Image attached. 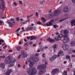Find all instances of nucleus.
<instances>
[{"instance_id":"1","label":"nucleus","mask_w":75,"mask_h":75,"mask_svg":"<svg viewBox=\"0 0 75 75\" xmlns=\"http://www.w3.org/2000/svg\"><path fill=\"white\" fill-rule=\"evenodd\" d=\"M37 72V69L35 67L27 69V73L29 75H35Z\"/></svg>"},{"instance_id":"2","label":"nucleus","mask_w":75,"mask_h":75,"mask_svg":"<svg viewBox=\"0 0 75 75\" xmlns=\"http://www.w3.org/2000/svg\"><path fill=\"white\" fill-rule=\"evenodd\" d=\"M67 35H63V37L64 38L62 40L64 43H67L69 41V38L68 37H67Z\"/></svg>"},{"instance_id":"3","label":"nucleus","mask_w":75,"mask_h":75,"mask_svg":"<svg viewBox=\"0 0 75 75\" xmlns=\"http://www.w3.org/2000/svg\"><path fill=\"white\" fill-rule=\"evenodd\" d=\"M47 67V66L45 64H42L40 66H38L37 69H43Z\"/></svg>"},{"instance_id":"4","label":"nucleus","mask_w":75,"mask_h":75,"mask_svg":"<svg viewBox=\"0 0 75 75\" xmlns=\"http://www.w3.org/2000/svg\"><path fill=\"white\" fill-rule=\"evenodd\" d=\"M21 54L22 57L23 58H25V57H27L28 55L27 53L25 52V51L22 50L21 51Z\"/></svg>"},{"instance_id":"5","label":"nucleus","mask_w":75,"mask_h":75,"mask_svg":"<svg viewBox=\"0 0 75 75\" xmlns=\"http://www.w3.org/2000/svg\"><path fill=\"white\" fill-rule=\"evenodd\" d=\"M62 37V34H60L58 36H56L55 37L54 40L56 41H58L59 40L61 39V38Z\"/></svg>"},{"instance_id":"6","label":"nucleus","mask_w":75,"mask_h":75,"mask_svg":"<svg viewBox=\"0 0 75 75\" xmlns=\"http://www.w3.org/2000/svg\"><path fill=\"white\" fill-rule=\"evenodd\" d=\"M62 48L64 50L67 51V50H68V48H69V46L66 44H64L62 45Z\"/></svg>"},{"instance_id":"7","label":"nucleus","mask_w":75,"mask_h":75,"mask_svg":"<svg viewBox=\"0 0 75 75\" xmlns=\"http://www.w3.org/2000/svg\"><path fill=\"white\" fill-rule=\"evenodd\" d=\"M60 13H61V10L59 9L57 10L54 12V15L55 16H58L59 15Z\"/></svg>"},{"instance_id":"8","label":"nucleus","mask_w":75,"mask_h":75,"mask_svg":"<svg viewBox=\"0 0 75 75\" xmlns=\"http://www.w3.org/2000/svg\"><path fill=\"white\" fill-rule=\"evenodd\" d=\"M59 72V69H53L51 73L53 75L56 74L57 72Z\"/></svg>"},{"instance_id":"9","label":"nucleus","mask_w":75,"mask_h":75,"mask_svg":"<svg viewBox=\"0 0 75 75\" xmlns=\"http://www.w3.org/2000/svg\"><path fill=\"white\" fill-rule=\"evenodd\" d=\"M57 58V55L54 54V55L52 58H51V59H50L51 60L52 62H54L55 61V59L56 58Z\"/></svg>"},{"instance_id":"10","label":"nucleus","mask_w":75,"mask_h":75,"mask_svg":"<svg viewBox=\"0 0 75 75\" xmlns=\"http://www.w3.org/2000/svg\"><path fill=\"white\" fill-rule=\"evenodd\" d=\"M59 54H60L61 56H64V52H63V51H62V50H61L59 51L58 55H57V57H60Z\"/></svg>"},{"instance_id":"11","label":"nucleus","mask_w":75,"mask_h":75,"mask_svg":"<svg viewBox=\"0 0 75 75\" xmlns=\"http://www.w3.org/2000/svg\"><path fill=\"white\" fill-rule=\"evenodd\" d=\"M54 22V20H51L50 22H48L46 25L47 26H51L52 25V23Z\"/></svg>"},{"instance_id":"12","label":"nucleus","mask_w":75,"mask_h":75,"mask_svg":"<svg viewBox=\"0 0 75 75\" xmlns=\"http://www.w3.org/2000/svg\"><path fill=\"white\" fill-rule=\"evenodd\" d=\"M64 13H68L69 12V9L67 6L64 7V9L63 10Z\"/></svg>"},{"instance_id":"13","label":"nucleus","mask_w":75,"mask_h":75,"mask_svg":"<svg viewBox=\"0 0 75 75\" xmlns=\"http://www.w3.org/2000/svg\"><path fill=\"white\" fill-rule=\"evenodd\" d=\"M11 72H12V69H8L6 72L5 74H6V75H9L10 74H11Z\"/></svg>"},{"instance_id":"14","label":"nucleus","mask_w":75,"mask_h":75,"mask_svg":"<svg viewBox=\"0 0 75 75\" xmlns=\"http://www.w3.org/2000/svg\"><path fill=\"white\" fill-rule=\"evenodd\" d=\"M7 23L9 25V27H12V25H13L14 23H15V22L14 21H13L12 23H9L8 21H6Z\"/></svg>"},{"instance_id":"15","label":"nucleus","mask_w":75,"mask_h":75,"mask_svg":"<svg viewBox=\"0 0 75 75\" xmlns=\"http://www.w3.org/2000/svg\"><path fill=\"white\" fill-rule=\"evenodd\" d=\"M15 62L14 61H10L9 62V66L10 67H12L14 65Z\"/></svg>"},{"instance_id":"16","label":"nucleus","mask_w":75,"mask_h":75,"mask_svg":"<svg viewBox=\"0 0 75 75\" xmlns=\"http://www.w3.org/2000/svg\"><path fill=\"white\" fill-rule=\"evenodd\" d=\"M47 16H49L48 18H53L55 17V15L53 14H52L51 15L49 14L47 15Z\"/></svg>"},{"instance_id":"17","label":"nucleus","mask_w":75,"mask_h":75,"mask_svg":"<svg viewBox=\"0 0 75 75\" xmlns=\"http://www.w3.org/2000/svg\"><path fill=\"white\" fill-rule=\"evenodd\" d=\"M45 70L44 69H42L41 70H40L39 73V75H41L42 74H43V73H44L45 72Z\"/></svg>"},{"instance_id":"18","label":"nucleus","mask_w":75,"mask_h":75,"mask_svg":"<svg viewBox=\"0 0 75 75\" xmlns=\"http://www.w3.org/2000/svg\"><path fill=\"white\" fill-rule=\"evenodd\" d=\"M47 41H49V42H50V43L54 42H55V40H54V39H51L50 38L48 39H47Z\"/></svg>"},{"instance_id":"19","label":"nucleus","mask_w":75,"mask_h":75,"mask_svg":"<svg viewBox=\"0 0 75 75\" xmlns=\"http://www.w3.org/2000/svg\"><path fill=\"white\" fill-rule=\"evenodd\" d=\"M71 27H72L73 25L75 26V19L72 20L71 21Z\"/></svg>"},{"instance_id":"20","label":"nucleus","mask_w":75,"mask_h":75,"mask_svg":"<svg viewBox=\"0 0 75 75\" xmlns=\"http://www.w3.org/2000/svg\"><path fill=\"white\" fill-rule=\"evenodd\" d=\"M0 67L1 68L4 69L5 68V64L4 63H1L0 64Z\"/></svg>"},{"instance_id":"21","label":"nucleus","mask_w":75,"mask_h":75,"mask_svg":"<svg viewBox=\"0 0 75 75\" xmlns=\"http://www.w3.org/2000/svg\"><path fill=\"white\" fill-rule=\"evenodd\" d=\"M36 30V28L34 27L31 26L30 28H28V30Z\"/></svg>"},{"instance_id":"22","label":"nucleus","mask_w":75,"mask_h":75,"mask_svg":"<svg viewBox=\"0 0 75 75\" xmlns=\"http://www.w3.org/2000/svg\"><path fill=\"white\" fill-rule=\"evenodd\" d=\"M66 59H67V60H69V61L70 62H71V57H70V56L67 55L66 56Z\"/></svg>"},{"instance_id":"23","label":"nucleus","mask_w":75,"mask_h":75,"mask_svg":"<svg viewBox=\"0 0 75 75\" xmlns=\"http://www.w3.org/2000/svg\"><path fill=\"white\" fill-rule=\"evenodd\" d=\"M30 40H36V39H37V38H36L35 36H30Z\"/></svg>"},{"instance_id":"24","label":"nucleus","mask_w":75,"mask_h":75,"mask_svg":"<svg viewBox=\"0 0 75 75\" xmlns=\"http://www.w3.org/2000/svg\"><path fill=\"white\" fill-rule=\"evenodd\" d=\"M68 33V31L67 30H65L63 31V33L64 35H67Z\"/></svg>"},{"instance_id":"25","label":"nucleus","mask_w":75,"mask_h":75,"mask_svg":"<svg viewBox=\"0 0 75 75\" xmlns=\"http://www.w3.org/2000/svg\"><path fill=\"white\" fill-rule=\"evenodd\" d=\"M70 45L71 47H74L75 45V41H73L70 43Z\"/></svg>"},{"instance_id":"26","label":"nucleus","mask_w":75,"mask_h":75,"mask_svg":"<svg viewBox=\"0 0 75 75\" xmlns=\"http://www.w3.org/2000/svg\"><path fill=\"white\" fill-rule=\"evenodd\" d=\"M1 1V3H2V6L3 7V8H4V0H0Z\"/></svg>"},{"instance_id":"27","label":"nucleus","mask_w":75,"mask_h":75,"mask_svg":"<svg viewBox=\"0 0 75 75\" xmlns=\"http://www.w3.org/2000/svg\"><path fill=\"white\" fill-rule=\"evenodd\" d=\"M56 46H57V44H55L53 45H52V47H53V49L54 50H55V49H57V47H56Z\"/></svg>"},{"instance_id":"28","label":"nucleus","mask_w":75,"mask_h":75,"mask_svg":"<svg viewBox=\"0 0 75 75\" xmlns=\"http://www.w3.org/2000/svg\"><path fill=\"white\" fill-rule=\"evenodd\" d=\"M16 49L18 50V51H20V50L21 49V46H17L16 47Z\"/></svg>"},{"instance_id":"29","label":"nucleus","mask_w":75,"mask_h":75,"mask_svg":"<svg viewBox=\"0 0 75 75\" xmlns=\"http://www.w3.org/2000/svg\"><path fill=\"white\" fill-rule=\"evenodd\" d=\"M29 44H30L29 42H27L26 43H25L24 45V47H27V46H28L29 45Z\"/></svg>"},{"instance_id":"30","label":"nucleus","mask_w":75,"mask_h":75,"mask_svg":"<svg viewBox=\"0 0 75 75\" xmlns=\"http://www.w3.org/2000/svg\"><path fill=\"white\" fill-rule=\"evenodd\" d=\"M36 57H34L33 56H32L31 57V59L33 61H34L35 60V58Z\"/></svg>"},{"instance_id":"31","label":"nucleus","mask_w":75,"mask_h":75,"mask_svg":"<svg viewBox=\"0 0 75 75\" xmlns=\"http://www.w3.org/2000/svg\"><path fill=\"white\" fill-rule=\"evenodd\" d=\"M39 60V59L38 58H37L36 57L35 59V60H34V61H35V62H38V61Z\"/></svg>"},{"instance_id":"32","label":"nucleus","mask_w":75,"mask_h":75,"mask_svg":"<svg viewBox=\"0 0 75 75\" xmlns=\"http://www.w3.org/2000/svg\"><path fill=\"white\" fill-rule=\"evenodd\" d=\"M34 65V64L33 62L30 63L29 64V66L30 67H32Z\"/></svg>"},{"instance_id":"33","label":"nucleus","mask_w":75,"mask_h":75,"mask_svg":"<svg viewBox=\"0 0 75 75\" xmlns=\"http://www.w3.org/2000/svg\"><path fill=\"white\" fill-rule=\"evenodd\" d=\"M40 51H43L44 50V47L43 46H41L40 48Z\"/></svg>"},{"instance_id":"34","label":"nucleus","mask_w":75,"mask_h":75,"mask_svg":"<svg viewBox=\"0 0 75 75\" xmlns=\"http://www.w3.org/2000/svg\"><path fill=\"white\" fill-rule=\"evenodd\" d=\"M63 74L65 75H67V71L66 70H64L63 72Z\"/></svg>"},{"instance_id":"35","label":"nucleus","mask_w":75,"mask_h":75,"mask_svg":"<svg viewBox=\"0 0 75 75\" xmlns=\"http://www.w3.org/2000/svg\"><path fill=\"white\" fill-rule=\"evenodd\" d=\"M37 24H39V25H42V23L41 22H38L37 23Z\"/></svg>"},{"instance_id":"36","label":"nucleus","mask_w":75,"mask_h":75,"mask_svg":"<svg viewBox=\"0 0 75 75\" xmlns=\"http://www.w3.org/2000/svg\"><path fill=\"white\" fill-rule=\"evenodd\" d=\"M42 62H43L44 64H45L46 65H47V62H46L45 61H44L43 60H42Z\"/></svg>"},{"instance_id":"37","label":"nucleus","mask_w":75,"mask_h":75,"mask_svg":"<svg viewBox=\"0 0 75 75\" xmlns=\"http://www.w3.org/2000/svg\"><path fill=\"white\" fill-rule=\"evenodd\" d=\"M5 64H8V60H6L5 61Z\"/></svg>"},{"instance_id":"38","label":"nucleus","mask_w":75,"mask_h":75,"mask_svg":"<svg viewBox=\"0 0 75 75\" xmlns=\"http://www.w3.org/2000/svg\"><path fill=\"white\" fill-rule=\"evenodd\" d=\"M44 2V0H43L40 2V4H43V3Z\"/></svg>"},{"instance_id":"39","label":"nucleus","mask_w":75,"mask_h":75,"mask_svg":"<svg viewBox=\"0 0 75 75\" xmlns=\"http://www.w3.org/2000/svg\"><path fill=\"white\" fill-rule=\"evenodd\" d=\"M16 20L17 21H18L20 20V19L18 18H16Z\"/></svg>"},{"instance_id":"40","label":"nucleus","mask_w":75,"mask_h":75,"mask_svg":"<svg viewBox=\"0 0 75 75\" xmlns=\"http://www.w3.org/2000/svg\"><path fill=\"white\" fill-rule=\"evenodd\" d=\"M53 26L54 27V28H56V27H57L56 25H53Z\"/></svg>"},{"instance_id":"41","label":"nucleus","mask_w":75,"mask_h":75,"mask_svg":"<svg viewBox=\"0 0 75 75\" xmlns=\"http://www.w3.org/2000/svg\"><path fill=\"white\" fill-rule=\"evenodd\" d=\"M10 20L11 21H14V20H15V19H14L13 18H11L10 19Z\"/></svg>"},{"instance_id":"42","label":"nucleus","mask_w":75,"mask_h":75,"mask_svg":"<svg viewBox=\"0 0 75 75\" xmlns=\"http://www.w3.org/2000/svg\"><path fill=\"white\" fill-rule=\"evenodd\" d=\"M72 1L73 4H75V0H72Z\"/></svg>"},{"instance_id":"43","label":"nucleus","mask_w":75,"mask_h":75,"mask_svg":"<svg viewBox=\"0 0 75 75\" xmlns=\"http://www.w3.org/2000/svg\"><path fill=\"white\" fill-rule=\"evenodd\" d=\"M1 57L3 59H4L5 58V56L4 55L1 56Z\"/></svg>"},{"instance_id":"44","label":"nucleus","mask_w":75,"mask_h":75,"mask_svg":"<svg viewBox=\"0 0 75 75\" xmlns=\"http://www.w3.org/2000/svg\"><path fill=\"white\" fill-rule=\"evenodd\" d=\"M38 12H36V15L35 16H36L37 17L38 16Z\"/></svg>"},{"instance_id":"45","label":"nucleus","mask_w":75,"mask_h":75,"mask_svg":"<svg viewBox=\"0 0 75 75\" xmlns=\"http://www.w3.org/2000/svg\"><path fill=\"white\" fill-rule=\"evenodd\" d=\"M19 3L20 4H23V3H22V1H19Z\"/></svg>"},{"instance_id":"46","label":"nucleus","mask_w":75,"mask_h":75,"mask_svg":"<svg viewBox=\"0 0 75 75\" xmlns=\"http://www.w3.org/2000/svg\"><path fill=\"white\" fill-rule=\"evenodd\" d=\"M20 30V28H19L18 29L16 30V31L15 32H17V31H18Z\"/></svg>"},{"instance_id":"47","label":"nucleus","mask_w":75,"mask_h":75,"mask_svg":"<svg viewBox=\"0 0 75 75\" xmlns=\"http://www.w3.org/2000/svg\"><path fill=\"white\" fill-rule=\"evenodd\" d=\"M66 19H67V18H66L60 20L59 21H63V20H66Z\"/></svg>"},{"instance_id":"48","label":"nucleus","mask_w":75,"mask_h":75,"mask_svg":"<svg viewBox=\"0 0 75 75\" xmlns=\"http://www.w3.org/2000/svg\"><path fill=\"white\" fill-rule=\"evenodd\" d=\"M13 4H14V5H15V6H17V3H16L15 2H13Z\"/></svg>"},{"instance_id":"49","label":"nucleus","mask_w":75,"mask_h":75,"mask_svg":"<svg viewBox=\"0 0 75 75\" xmlns=\"http://www.w3.org/2000/svg\"><path fill=\"white\" fill-rule=\"evenodd\" d=\"M27 23H26V22H22L21 23V24H26Z\"/></svg>"},{"instance_id":"50","label":"nucleus","mask_w":75,"mask_h":75,"mask_svg":"<svg viewBox=\"0 0 75 75\" xmlns=\"http://www.w3.org/2000/svg\"><path fill=\"white\" fill-rule=\"evenodd\" d=\"M29 21H30V19H28V20H26V23H27V22H29Z\"/></svg>"},{"instance_id":"51","label":"nucleus","mask_w":75,"mask_h":75,"mask_svg":"<svg viewBox=\"0 0 75 75\" xmlns=\"http://www.w3.org/2000/svg\"><path fill=\"white\" fill-rule=\"evenodd\" d=\"M21 55L20 54L18 57V58H19V59H20V57H21Z\"/></svg>"},{"instance_id":"52","label":"nucleus","mask_w":75,"mask_h":75,"mask_svg":"<svg viewBox=\"0 0 75 75\" xmlns=\"http://www.w3.org/2000/svg\"><path fill=\"white\" fill-rule=\"evenodd\" d=\"M44 55H45V54L43 53L42 54V57H43L44 58H45V56H44Z\"/></svg>"},{"instance_id":"53","label":"nucleus","mask_w":75,"mask_h":75,"mask_svg":"<svg viewBox=\"0 0 75 75\" xmlns=\"http://www.w3.org/2000/svg\"><path fill=\"white\" fill-rule=\"evenodd\" d=\"M52 9H51L50 10V11H48V13H51V11H52Z\"/></svg>"},{"instance_id":"54","label":"nucleus","mask_w":75,"mask_h":75,"mask_svg":"<svg viewBox=\"0 0 75 75\" xmlns=\"http://www.w3.org/2000/svg\"><path fill=\"white\" fill-rule=\"evenodd\" d=\"M39 55V54L38 53H36L35 54V56H37V57Z\"/></svg>"},{"instance_id":"55","label":"nucleus","mask_w":75,"mask_h":75,"mask_svg":"<svg viewBox=\"0 0 75 75\" xmlns=\"http://www.w3.org/2000/svg\"><path fill=\"white\" fill-rule=\"evenodd\" d=\"M43 21L44 23H45L46 21V20L44 19L43 20Z\"/></svg>"},{"instance_id":"56","label":"nucleus","mask_w":75,"mask_h":75,"mask_svg":"<svg viewBox=\"0 0 75 75\" xmlns=\"http://www.w3.org/2000/svg\"><path fill=\"white\" fill-rule=\"evenodd\" d=\"M4 42V41L3 40H1V42Z\"/></svg>"},{"instance_id":"57","label":"nucleus","mask_w":75,"mask_h":75,"mask_svg":"<svg viewBox=\"0 0 75 75\" xmlns=\"http://www.w3.org/2000/svg\"><path fill=\"white\" fill-rule=\"evenodd\" d=\"M20 20H21V22H22V21H24V20L23 19H20Z\"/></svg>"},{"instance_id":"58","label":"nucleus","mask_w":75,"mask_h":75,"mask_svg":"<svg viewBox=\"0 0 75 75\" xmlns=\"http://www.w3.org/2000/svg\"><path fill=\"white\" fill-rule=\"evenodd\" d=\"M33 43V42H31L29 43V44H30V45H31Z\"/></svg>"},{"instance_id":"59","label":"nucleus","mask_w":75,"mask_h":75,"mask_svg":"<svg viewBox=\"0 0 75 75\" xmlns=\"http://www.w3.org/2000/svg\"><path fill=\"white\" fill-rule=\"evenodd\" d=\"M8 52H12V50H9L8 51Z\"/></svg>"},{"instance_id":"60","label":"nucleus","mask_w":75,"mask_h":75,"mask_svg":"<svg viewBox=\"0 0 75 75\" xmlns=\"http://www.w3.org/2000/svg\"><path fill=\"white\" fill-rule=\"evenodd\" d=\"M47 48H48V47H47V46H45V49H47Z\"/></svg>"},{"instance_id":"61","label":"nucleus","mask_w":75,"mask_h":75,"mask_svg":"<svg viewBox=\"0 0 75 75\" xmlns=\"http://www.w3.org/2000/svg\"><path fill=\"white\" fill-rule=\"evenodd\" d=\"M25 64L23 65V68H25Z\"/></svg>"},{"instance_id":"62","label":"nucleus","mask_w":75,"mask_h":75,"mask_svg":"<svg viewBox=\"0 0 75 75\" xmlns=\"http://www.w3.org/2000/svg\"><path fill=\"white\" fill-rule=\"evenodd\" d=\"M0 23L1 24H3V22H2L1 21H0Z\"/></svg>"},{"instance_id":"63","label":"nucleus","mask_w":75,"mask_h":75,"mask_svg":"<svg viewBox=\"0 0 75 75\" xmlns=\"http://www.w3.org/2000/svg\"><path fill=\"white\" fill-rule=\"evenodd\" d=\"M72 52H74V53H75V50H74L72 51Z\"/></svg>"},{"instance_id":"64","label":"nucleus","mask_w":75,"mask_h":75,"mask_svg":"<svg viewBox=\"0 0 75 75\" xmlns=\"http://www.w3.org/2000/svg\"><path fill=\"white\" fill-rule=\"evenodd\" d=\"M74 75H75V70L74 71Z\"/></svg>"}]
</instances>
